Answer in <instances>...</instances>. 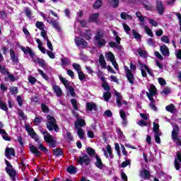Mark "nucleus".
I'll return each mask as SVG.
<instances>
[{"mask_svg": "<svg viewBox=\"0 0 181 181\" xmlns=\"http://www.w3.org/2000/svg\"><path fill=\"white\" fill-rule=\"evenodd\" d=\"M21 50H22V52H23L24 54H29L30 57L32 59V62H33V63H37L40 66V67H42V69H45V67H46V61H45V59H42V58H36L35 59V56H36V54H35V52H33V50H32V49L29 47H20Z\"/></svg>", "mask_w": 181, "mask_h": 181, "instance_id": "nucleus-1", "label": "nucleus"}, {"mask_svg": "<svg viewBox=\"0 0 181 181\" xmlns=\"http://www.w3.org/2000/svg\"><path fill=\"white\" fill-rule=\"evenodd\" d=\"M47 119L48 121L46 122V126L48 131H49V132H52V131L59 132L60 127H59V125H57L56 118L50 115H47Z\"/></svg>", "mask_w": 181, "mask_h": 181, "instance_id": "nucleus-2", "label": "nucleus"}, {"mask_svg": "<svg viewBox=\"0 0 181 181\" xmlns=\"http://www.w3.org/2000/svg\"><path fill=\"white\" fill-rule=\"evenodd\" d=\"M42 135H44V141L46 142V144L49 146V148H56L57 142L56 140H54V138H53V136L47 132V130L41 132Z\"/></svg>", "mask_w": 181, "mask_h": 181, "instance_id": "nucleus-3", "label": "nucleus"}, {"mask_svg": "<svg viewBox=\"0 0 181 181\" xmlns=\"http://www.w3.org/2000/svg\"><path fill=\"white\" fill-rule=\"evenodd\" d=\"M104 37V33L98 30L95 35V40L97 42L98 47H104L107 45V41Z\"/></svg>", "mask_w": 181, "mask_h": 181, "instance_id": "nucleus-4", "label": "nucleus"}, {"mask_svg": "<svg viewBox=\"0 0 181 181\" xmlns=\"http://www.w3.org/2000/svg\"><path fill=\"white\" fill-rule=\"evenodd\" d=\"M42 16L44 19H45V21H47L48 23H49V25H52V26H53V28H54L56 30H57L58 32H60V30H62V28H60V25H59V21H57V20H54V18H49L47 17L46 18L45 13H43Z\"/></svg>", "mask_w": 181, "mask_h": 181, "instance_id": "nucleus-5", "label": "nucleus"}, {"mask_svg": "<svg viewBox=\"0 0 181 181\" xmlns=\"http://www.w3.org/2000/svg\"><path fill=\"white\" fill-rule=\"evenodd\" d=\"M91 162V159H90V157L87 154H83V156H79L78 159V163L83 166V165H86V166H88L90 165V163Z\"/></svg>", "mask_w": 181, "mask_h": 181, "instance_id": "nucleus-6", "label": "nucleus"}, {"mask_svg": "<svg viewBox=\"0 0 181 181\" xmlns=\"http://www.w3.org/2000/svg\"><path fill=\"white\" fill-rule=\"evenodd\" d=\"M124 69L126 71V77L130 84H134V81H135V77L134 76V74L132 71L128 69V66H124Z\"/></svg>", "mask_w": 181, "mask_h": 181, "instance_id": "nucleus-7", "label": "nucleus"}, {"mask_svg": "<svg viewBox=\"0 0 181 181\" xmlns=\"http://www.w3.org/2000/svg\"><path fill=\"white\" fill-rule=\"evenodd\" d=\"M74 40H75L76 45L81 46V47L83 49H86V47H87L88 46V43H87L86 40L83 38L76 37Z\"/></svg>", "mask_w": 181, "mask_h": 181, "instance_id": "nucleus-8", "label": "nucleus"}, {"mask_svg": "<svg viewBox=\"0 0 181 181\" xmlns=\"http://www.w3.org/2000/svg\"><path fill=\"white\" fill-rule=\"evenodd\" d=\"M5 156L7 159H12L11 156H15V148L6 147L5 149Z\"/></svg>", "mask_w": 181, "mask_h": 181, "instance_id": "nucleus-9", "label": "nucleus"}, {"mask_svg": "<svg viewBox=\"0 0 181 181\" xmlns=\"http://www.w3.org/2000/svg\"><path fill=\"white\" fill-rule=\"evenodd\" d=\"M160 51L165 57H169V56H170V51L165 45H163L160 47Z\"/></svg>", "mask_w": 181, "mask_h": 181, "instance_id": "nucleus-10", "label": "nucleus"}, {"mask_svg": "<svg viewBox=\"0 0 181 181\" xmlns=\"http://www.w3.org/2000/svg\"><path fill=\"white\" fill-rule=\"evenodd\" d=\"M156 10L159 15L165 13V8H163V3L161 1H156Z\"/></svg>", "mask_w": 181, "mask_h": 181, "instance_id": "nucleus-11", "label": "nucleus"}, {"mask_svg": "<svg viewBox=\"0 0 181 181\" xmlns=\"http://www.w3.org/2000/svg\"><path fill=\"white\" fill-rule=\"evenodd\" d=\"M75 128L78 129V128H83V127H86V120L84 119L78 117L76 121L74 122Z\"/></svg>", "mask_w": 181, "mask_h": 181, "instance_id": "nucleus-12", "label": "nucleus"}, {"mask_svg": "<svg viewBox=\"0 0 181 181\" xmlns=\"http://www.w3.org/2000/svg\"><path fill=\"white\" fill-rule=\"evenodd\" d=\"M95 158L96 159V162L95 163V165L96 166V168H98V169H100V170L104 169V166H105V165L103 163L101 158H100L98 154H95Z\"/></svg>", "mask_w": 181, "mask_h": 181, "instance_id": "nucleus-13", "label": "nucleus"}, {"mask_svg": "<svg viewBox=\"0 0 181 181\" xmlns=\"http://www.w3.org/2000/svg\"><path fill=\"white\" fill-rule=\"evenodd\" d=\"M10 56L13 63V64L18 65V64L19 63V58H18V56H16V54H15V50H13V49L12 48L10 49Z\"/></svg>", "mask_w": 181, "mask_h": 181, "instance_id": "nucleus-14", "label": "nucleus"}, {"mask_svg": "<svg viewBox=\"0 0 181 181\" xmlns=\"http://www.w3.org/2000/svg\"><path fill=\"white\" fill-rule=\"evenodd\" d=\"M177 132H179V126L177 124H174V127L172 131L173 141H175L179 138V134Z\"/></svg>", "mask_w": 181, "mask_h": 181, "instance_id": "nucleus-15", "label": "nucleus"}, {"mask_svg": "<svg viewBox=\"0 0 181 181\" xmlns=\"http://www.w3.org/2000/svg\"><path fill=\"white\" fill-rule=\"evenodd\" d=\"M6 172L8 175L11 177V179L14 181L15 177H16V170L13 168L10 169L8 167H6Z\"/></svg>", "mask_w": 181, "mask_h": 181, "instance_id": "nucleus-16", "label": "nucleus"}, {"mask_svg": "<svg viewBox=\"0 0 181 181\" xmlns=\"http://www.w3.org/2000/svg\"><path fill=\"white\" fill-rule=\"evenodd\" d=\"M100 16V13H96L91 14L89 16L88 22L92 23H97L98 22V17Z\"/></svg>", "mask_w": 181, "mask_h": 181, "instance_id": "nucleus-17", "label": "nucleus"}, {"mask_svg": "<svg viewBox=\"0 0 181 181\" xmlns=\"http://www.w3.org/2000/svg\"><path fill=\"white\" fill-rule=\"evenodd\" d=\"M165 110L168 112H170L171 114H175L177 112V109H176V106H175L173 103L167 105Z\"/></svg>", "mask_w": 181, "mask_h": 181, "instance_id": "nucleus-18", "label": "nucleus"}, {"mask_svg": "<svg viewBox=\"0 0 181 181\" xmlns=\"http://www.w3.org/2000/svg\"><path fill=\"white\" fill-rule=\"evenodd\" d=\"M52 90L54 93H55L57 97H61V95H63V90H62V88L57 85H54L52 86Z\"/></svg>", "mask_w": 181, "mask_h": 181, "instance_id": "nucleus-19", "label": "nucleus"}, {"mask_svg": "<svg viewBox=\"0 0 181 181\" xmlns=\"http://www.w3.org/2000/svg\"><path fill=\"white\" fill-rule=\"evenodd\" d=\"M86 110L87 111H97V105L94 103H86Z\"/></svg>", "mask_w": 181, "mask_h": 181, "instance_id": "nucleus-20", "label": "nucleus"}, {"mask_svg": "<svg viewBox=\"0 0 181 181\" xmlns=\"http://www.w3.org/2000/svg\"><path fill=\"white\" fill-rule=\"evenodd\" d=\"M141 176L144 177V180H149L151 179V172L146 169H144L141 172Z\"/></svg>", "mask_w": 181, "mask_h": 181, "instance_id": "nucleus-21", "label": "nucleus"}, {"mask_svg": "<svg viewBox=\"0 0 181 181\" xmlns=\"http://www.w3.org/2000/svg\"><path fill=\"white\" fill-rule=\"evenodd\" d=\"M115 95H116V103L117 104L118 107H121L122 105V102L121 100H122V96L121 95V93L115 90Z\"/></svg>", "mask_w": 181, "mask_h": 181, "instance_id": "nucleus-22", "label": "nucleus"}, {"mask_svg": "<svg viewBox=\"0 0 181 181\" xmlns=\"http://www.w3.org/2000/svg\"><path fill=\"white\" fill-rule=\"evenodd\" d=\"M99 63L102 67V69H107V62H105V58L104 55L100 54L99 57Z\"/></svg>", "mask_w": 181, "mask_h": 181, "instance_id": "nucleus-23", "label": "nucleus"}, {"mask_svg": "<svg viewBox=\"0 0 181 181\" xmlns=\"http://www.w3.org/2000/svg\"><path fill=\"white\" fill-rule=\"evenodd\" d=\"M30 151L31 153H33L34 155H36L37 156H40L42 155V153L39 151V149H37V147H36L35 145H32L30 146Z\"/></svg>", "mask_w": 181, "mask_h": 181, "instance_id": "nucleus-24", "label": "nucleus"}, {"mask_svg": "<svg viewBox=\"0 0 181 181\" xmlns=\"http://www.w3.org/2000/svg\"><path fill=\"white\" fill-rule=\"evenodd\" d=\"M25 131H27L30 136H32L33 138L34 136H36V132H35V130L33 129V128L29 127L28 125L25 126Z\"/></svg>", "mask_w": 181, "mask_h": 181, "instance_id": "nucleus-25", "label": "nucleus"}, {"mask_svg": "<svg viewBox=\"0 0 181 181\" xmlns=\"http://www.w3.org/2000/svg\"><path fill=\"white\" fill-rule=\"evenodd\" d=\"M59 80L64 86L65 88L67 89L69 87H71V86H70V81H67L65 78H63V76H59Z\"/></svg>", "mask_w": 181, "mask_h": 181, "instance_id": "nucleus-26", "label": "nucleus"}, {"mask_svg": "<svg viewBox=\"0 0 181 181\" xmlns=\"http://www.w3.org/2000/svg\"><path fill=\"white\" fill-rule=\"evenodd\" d=\"M105 57L107 60H110V62H114L115 60V56L111 52H108L105 53Z\"/></svg>", "mask_w": 181, "mask_h": 181, "instance_id": "nucleus-27", "label": "nucleus"}, {"mask_svg": "<svg viewBox=\"0 0 181 181\" xmlns=\"http://www.w3.org/2000/svg\"><path fill=\"white\" fill-rule=\"evenodd\" d=\"M109 4L112 8H118L119 6V0H109Z\"/></svg>", "mask_w": 181, "mask_h": 181, "instance_id": "nucleus-28", "label": "nucleus"}, {"mask_svg": "<svg viewBox=\"0 0 181 181\" xmlns=\"http://www.w3.org/2000/svg\"><path fill=\"white\" fill-rule=\"evenodd\" d=\"M0 134L3 136V139L4 141H11V137L8 136V133H6V131L4 129H0Z\"/></svg>", "mask_w": 181, "mask_h": 181, "instance_id": "nucleus-29", "label": "nucleus"}, {"mask_svg": "<svg viewBox=\"0 0 181 181\" xmlns=\"http://www.w3.org/2000/svg\"><path fill=\"white\" fill-rule=\"evenodd\" d=\"M109 46L110 47H112V49H114V47H115V49H117V50H121V49H122V47H121V45H118V44L114 41L110 42Z\"/></svg>", "mask_w": 181, "mask_h": 181, "instance_id": "nucleus-30", "label": "nucleus"}, {"mask_svg": "<svg viewBox=\"0 0 181 181\" xmlns=\"http://www.w3.org/2000/svg\"><path fill=\"white\" fill-rule=\"evenodd\" d=\"M91 36H93V34L91 33L90 30H86V32L83 33V37L84 39H86V40H91Z\"/></svg>", "mask_w": 181, "mask_h": 181, "instance_id": "nucleus-31", "label": "nucleus"}, {"mask_svg": "<svg viewBox=\"0 0 181 181\" xmlns=\"http://www.w3.org/2000/svg\"><path fill=\"white\" fill-rule=\"evenodd\" d=\"M86 153H88V155L89 156H90V158H93V156H95V150H94V148H91V147H88L86 148Z\"/></svg>", "mask_w": 181, "mask_h": 181, "instance_id": "nucleus-32", "label": "nucleus"}, {"mask_svg": "<svg viewBox=\"0 0 181 181\" xmlns=\"http://www.w3.org/2000/svg\"><path fill=\"white\" fill-rule=\"evenodd\" d=\"M103 6V0H96L93 4L94 9H100Z\"/></svg>", "mask_w": 181, "mask_h": 181, "instance_id": "nucleus-33", "label": "nucleus"}, {"mask_svg": "<svg viewBox=\"0 0 181 181\" xmlns=\"http://www.w3.org/2000/svg\"><path fill=\"white\" fill-rule=\"evenodd\" d=\"M142 5L146 11H152V6L149 4L148 1H144Z\"/></svg>", "mask_w": 181, "mask_h": 181, "instance_id": "nucleus-34", "label": "nucleus"}, {"mask_svg": "<svg viewBox=\"0 0 181 181\" xmlns=\"http://www.w3.org/2000/svg\"><path fill=\"white\" fill-rule=\"evenodd\" d=\"M61 63V66H69L70 64V59L69 57L62 58Z\"/></svg>", "mask_w": 181, "mask_h": 181, "instance_id": "nucleus-35", "label": "nucleus"}, {"mask_svg": "<svg viewBox=\"0 0 181 181\" xmlns=\"http://www.w3.org/2000/svg\"><path fill=\"white\" fill-rule=\"evenodd\" d=\"M156 91H158V90L156 89V86H155V85L153 84H151L148 93L151 94V95H156Z\"/></svg>", "mask_w": 181, "mask_h": 181, "instance_id": "nucleus-36", "label": "nucleus"}, {"mask_svg": "<svg viewBox=\"0 0 181 181\" xmlns=\"http://www.w3.org/2000/svg\"><path fill=\"white\" fill-rule=\"evenodd\" d=\"M53 155L54 156H63V151H62V148H57L53 150Z\"/></svg>", "mask_w": 181, "mask_h": 181, "instance_id": "nucleus-37", "label": "nucleus"}, {"mask_svg": "<svg viewBox=\"0 0 181 181\" xmlns=\"http://www.w3.org/2000/svg\"><path fill=\"white\" fill-rule=\"evenodd\" d=\"M25 13L28 19H32L33 18V16H32V11L30 8H29V7L25 8Z\"/></svg>", "mask_w": 181, "mask_h": 181, "instance_id": "nucleus-38", "label": "nucleus"}, {"mask_svg": "<svg viewBox=\"0 0 181 181\" xmlns=\"http://www.w3.org/2000/svg\"><path fill=\"white\" fill-rule=\"evenodd\" d=\"M67 172H69L70 174L73 173H77V168L74 167V165H69L67 169Z\"/></svg>", "mask_w": 181, "mask_h": 181, "instance_id": "nucleus-39", "label": "nucleus"}, {"mask_svg": "<svg viewBox=\"0 0 181 181\" xmlns=\"http://www.w3.org/2000/svg\"><path fill=\"white\" fill-rule=\"evenodd\" d=\"M71 104L72 105L74 110L78 111V105L77 104V100L76 98L71 100Z\"/></svg>", "mask_w": 181, "mask_h": 181, "instance_id": "nucleus-40", "label": "nucleus"}, {"mask_svg": "<svg viewBox=\"0 0 181 181\" xmlns=\"http://www.w3.org/2000/svg\"><path fill=\"white\" fill-rule=\"evenodd\" d=\"M153 131L154 134H161L162 132L159 131V124L153 122Z\"/></svg>", "mask_w": 181, "mask_h": 181, "instance_id": "nucleus-41", "label": "nucleus"}, {"mask_svg": "<svg viewBox=\"0 0 181 181\" xmlns=\"http://www.w3.org/2000/svg\"><path fill=\"white\" fill-rule=\"evenodd\" d=\"M111 92L110 91H106L103 93V98L105 101H110V99L111 98Z\"/></svg>", "mask_w": 181, "mask_h": 181, "instance_id": "nucleus-42", "label": "nucleus"}, {"mask_svg": "<svg viewBox=\"0 0 181 181\" xmlns=\"http://www.w3.org/2000/svg\"><path fill=\"white\" fill-rule=\"evenodd\" d=\"M0 73L3 74V76H8V74L10 73L9 69L5 67V66H3L2 68L0 69Z\"/></svg>", "mask_w": 181, "mask_h": 181, "instance_id": "nucleus-43", "label": "nucleus"}, {"mask_svg": "<svg viewBox=\"0 0 181 181\" xmlns=\"http://www.w3.org/2000/svg\"><path fill=\"white\" fill-rule=\"evenodd\" d=\"M41 110H42V112H44L45 114H47L49 111V107L47 105H45V103L41 104Z\"/></svg>", "mask_w": 181, "mask_h": 181, "instance_id": "nucleus-44", "label": "nucleus"}, {"mask_svg": "<svg viewBox=\"0 0 181 181\" xmlns=\"http://www.w3.org/2000/svg\"><path fill=\"white\" fill-rule=\"evenodd\" d=\"M162 136V133L154 134V139L156 144H160V136Z\"/></svg>", "mask_w": 181, "mask_h": 181, "instance_id": "nucleus-45", "label": "nucleus"}, {"mask_svg": "<svg viewBox=\"0 0 181 181\" xmlns=\"http://www.w3.org/2000/svg\"><path fill=\"white\" fill-rule=\"evenodd\" d=\"M35 25L37 29H40V30H45V25H43V22L42 21H37Z\"/></svg>", "mask_w": 181, "mask_h": 181, "instance_id": "nucleus-46", "label": "nucleus"}, {"mask_svg": "<svg viewBox=\"0 0 181 181\" xmlns=\"http://www.w3.org/2000/svg\"><path fill=\"white\" fill-rule=\"evenodd\" d=\"M10 93L11 95H16V94H18V87L12 86L11 88H10Z\"/></svg>", "mask_w": 181, "mask_h": 181, "instance_id": "nucleus-47", "label": "nucleus"}, {"mask_svg": "<svg viewBox=\"0 0 181 181\" xmlns=\"http://www.w3.org/2000/svg\"><path fill=\"white\" fill-rule=\"evenodd\" d=\"M17 111L18 112V117L22 118V119H26V116H25V112H23V110H22L20 108H18Z\"/></svg>", "mask_w": 181, "mask_h": 181, "instance_id": "nucleus-48", "label": "nucleus"}, {"mask_svg": "<svg viewBox=\"0 0 181 181\" xmlns=\"http://www.w3.org/2000/svg\"><path fill=\"white\" fill-rule=\"evenodd\" d=\"M38 148L40 151H42V152H45V153H47V152H49V149L45 147V146H43V144H40V145L38 146Z\"/></svg>", "mask_w": 181, "mask_h": 181, "instance_id": "nucleus-49", "label": "nucleus"}, {"mask_svg": "<svg viewBox=\"0 0 181 181\" xmlns=\"http://www.w3.org/2000/svg\"><path fill=\"white\" fill-rule=\"evenodd\" d=\"M78 136H79L80 139H84V132H83V129L78 128Z\"/></svg>", "mask_w": 181, "mask_h": 181, "instance_id": "nucleus-50", "label": "nucleus"}, {"mask_svg": "<svg viewBox=\"0 0 181 181\" xmlns=\"http://www.w3.org/2000/svg\"><path fill=\"white\" fill-rule=\"evenodd\" d=\"M0 109L3 111H8V106L2 100H0Z\"/></svg>", "mask_w": 181, "mask_h": 181, "instance_id": "nucleus-51", "label": "nucleus"}, {"mask_svg": "<svg viewBox=\"0 0 181 181\" xmlns=\"http://www.w3.org/2000/svg\"><path fill=\"white\" fill-rule=\"evenodd\" d=\"M78 76L80 81H83L86 78V74L81 71L78 72Z\"/></svg>", "mask_w": 181, "mask_h": 181, "instance_id": "nucleus-52", "label": "nucleus"}, {"mask_svg": "<svg viewBox=\"0 0 181 181\" xmlns=\"http://www.w3.org/2000/svg\"><path fill=\"white\" fill-rule=\"evenodd\" d=\"M66 90H69L71 97H76V91H74V88H73V86H69Z\"/></svg>", "mask_w": 181, "mask_h": 181, "instance_id": "nucleus-53", "label": "nucleus"}, {"mask_svg": "<svg viewBox=\"0 0 181 181\" xmlns=\"http://www.w3.org/2000/svg\"><path fill=\"white\" fill-rule=\"evenodd\" d=\"M106 149L107 151V153H109L110 158H111V159H112V158H114V155H112V148H111V146L107 145Z\"/></svg>", "mask_w": 181, "mask_h": 181, "instance_id": "nucleus-54", "label": "nucleus"}, {"mask_svg": "<svg viewBox=\"0 0 181 181\" xmlns=\"http://www.w3.org/2000/svg\"><path fill=\"white\" fill-rule=\"evenodd\" d=\"M41 36L45 39V40H48L49 37L47 36V31L45 30H41Z\"/></svg>", "mask_w": 181, "mask_h": 181, "instance_id": "nucleus-55", "label": "nucleus"}, {"mask_svg": "<svg viewBox=\"0 0 181 181\" xmlns=\"http://www.w3.org/2000/svg\"><path fill=\"white\" fill-rule=\"evenodd\" d=\"M72 66L74 67V70H76V71H81V66H80V64H76V63H74L72 64Z\"/></svg>", "mask_w": 181, "mask_h": 181, "instance_id": "nucleus-56", "label": "nucleus"}, {"mask_svg": "<svg viewBox=\"0 0 181 181\" xmlns=\"http://www.w3.org/2000/svg\"><path fill=\"white\" fill-rule=\"evenodd\" d=\"M16 100L19 107H22V105H23V100L21 95L17 96Z\"/></svg>", "mask_w": 181, "mask_h": 181, "instance_id": "nucleus-57", "label": "nucleus"}, {"mask_svg": "<svg viewBox=\"0 0 181 181\" xmlns=\"http://www.w3.org/2000/svg\"><path fill=\"white\" fill-rule=\"evenodd\" d=\"M129 165H131V160H126L122 163L121 168H127V166H129Z\"/></svg>", "mask_w": 181, "mask_h": 181, "instance_id": "nucleus-58", "label": "nucleus"}, {"mask_svg": "<svg viewBox=\"0 0 181 181\" xmlns=\"http://www.w3.org/2000/svg\"><path fill=\"white\" fill-rule=\"evenodd\" d=\"M161 42H163V43H170V41L169 40V37L166 36V35H163L161 38H160Z\"/></svg>", "mask_w": 181, "mask_h": 181, "instance_id": "nucleus-59", "label": "nucleus"}, {"mask_svg": "<svg viewBox=\"0 0 181 181\" xmlns=\"http://www.w3.org/2000/svg\"><path fill=\"white\" fill-rule=\"evenodd\" d=\"M146 33L148 35V36H151V37H153V33L152 32V30L148 27H145Z\"/></svg>", "mask_w": 181, "mask_h": 181, "instance_id": "nucleus-60", "label": "nucleus"}, {"mask_svg": "<svg viewBox=\"0 0 181 181\" xmlns=\"http://www.w3.org/2000/svg\"><path fill=\"white\" fill-rule=\"evenodd\" d=\"M133 36L134 37V39H141V34L138 33L135 29L132 30Z\"/></svg>", "mask_w": 181, "mask_h": 181, "instance_id": "nucleus-61", "label": "nucleus"}, {"mask_svg": "<svg viewBox=\"0 0 181 181\" xmlns=\"http://www.w3.org/2000/svg\"><path fill=\"white\" fill-rule=\"evenodd\" d=\"M174 166L176 170H180V163L177 161V159L174 160Z\"/></svg>", "mask_w": 181, "mask_h": 181, "instance_id": "nucleus-62", "label": "nucleus"}, {"mask_svg": "<svg viewBox=\"0 0 181 181\" xmlns=\"http://www.w3.org/2000/svg\"><path fill=\"white\" fill-rule=\"evenodd\" d=\"M28 81L29 83H30V84H36V81H37V79H36V78H35L34 76H30L28 78Z\"/></svg>", "mask_w": 181, "mask_h": 181, "instance_id": "nucleus-63", "label": "nucleus"}, {"mask_svg": "<svg viewBox=\"0 0 181 181\" xmlns=\"http://www.w3.org/2000/svg\"><path fill=\"white\" fill-rule=\"evenodd\" d=\"M158 83L160 86H166V81L163 78H158Z\"/></svg>", "mask_w": 181, "mask_h": 181, "instance_id": "nucleus-64", "label": "nucleus"}]
</instances>
